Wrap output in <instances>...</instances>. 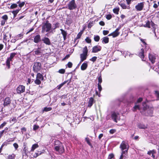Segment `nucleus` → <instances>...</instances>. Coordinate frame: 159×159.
Segmentation results:
<instances>
[{"mask_svg": "<svg viewBox=\"0 0 159 159\" xmlns=\"http://www.w3.org/2000/svg\"><path fill=\"white\" fill-rule=\"evenodd\" d=\"M97 57L94 56L92 57L89 59L90 61H92L93 62H95L97 60Z\"/></svg>", "mask_w": 159, "mask_h": 159, "instance_id": "nucleus-45", "label": "nucleus"}, {"mask_svg": "<svg viewBox=\"0 0 159 159\" xmlns=\"http://www.w3.org/2000/svg\"><path fill=\"white\" fill-rule=\"evenodd\" d=\"M99 24L101 26H104L105 25L104 22L102 21H100L99 23Z\"/></svg>", "mask_w": 159, "mask_h": 159, "instance_id": "nucleus-64", "label": "nucleus"}, {"mask_svg": "<svg viewBox=\"0 0 159 159\" xmlns=\"http://www.w3.org/2000/svg\"><path fill=\"white\" fill-rule=\"evenodd\" d=\"M156 152L155 150H150L148 152L147 154L149 155H152V157L153 159L155 158V154L156 153Z\"/></svg>", "mask_w": 159, "mask_h": 159, "instance_id": "nucleus-16", "label": "nucleus"}, {"mask_svg": "<svg viewBox=\"0 0 159 159\" xmlns=\"http://www.w3.org/2000/svg\"><path fill=\"white\" fill-rule=\"evenodd\" d=\"M120 28L121 26H120L118 27L114 31L112 32L113 37L115 38L116 37L119 35L120 33L119 31L120 30Z\"/></svg>", "mask_w": 159, "mask_h": 159, "instance_id": "nucleus-10", "label": "nucleus"}, {"mask_svg": "<svg viewBox=\"0 0 159 159\" xmlns=\"http://www.w3.org/2000/svg\"><path fill=\"white\" fill-rule=\"evenodd\" d=\"M8 144L7 143V142L6 141L4 142L2 144L1 147V148L2 149L5 146H7V144Z\"/></svg>", "mask_w": 159, "mask_h": 159, "instance_id": "nucleus-52", "label": "nucleus"}, {"mask_svg": "<svg viewBox=\"0 0 159 159\" xmlns=\"http://www.w3.org/2000/svg\"><path fill=\"white\" fill-rule=\"evenodd\" d=\"M129 145L128 143L124 141L122 142L120 147L122 151H126L127 152H126V155L128 153V151L129 148Z\"/></svg>", "mask_w": 159, "mask_h": 159, "instance_id": "nucleus-5", "label": "nucleus"}, {"mask_svg": "<svg viewBox=\"0 0 159 159\" xmlns=\"http://www.w3.org/2000/svg\"><path fill=\"white\" fill-rule=\"evenodd\" d=\"M54 150L59 154L63 153L65 151L62 143L58 140L54 141Z\"/></svg>", "mask_w": 159, "mask_h": 159, "instance_id": "nucleus-1", "label": "nucleus"}, {"mask_svg": "<svg viewBox=\"0 0 159 159\" xmlns=\"http://www.w3.org/2000/svg\"><path fill=\"white\" fill-rule=\"evenodd\" d=\"M21 132H22V134H23V131L25 132L26 130V129L24 127L22 128L21 129Z\"/></svg>", "mask_w": 159, "mask_h": 159, "instance_id": "nucleus-63", "label": "nucleus"}, {"mask_svg": "<svg viewBox=\"0 0 159 159\" xmlns=\"http://www.w3.org/2000/svg\"><path fill=\"white\" fill-rule=\"evenodd\" d=\"M139 55L141 58L143 59L144 58V50L143 48L141 49L140 52L139 53Z\"/></svg>", "mask_w": 159, "mask_h": 159, "instance_id": "nucleus-25", "label": "nucleus"}, {"mask_svg": "<svg viewBox=\"0 0 159 159\" xmlns=\"http://www.w3.org/2000/svg\"><path fill=\"white\" fill-rule=\"evenodd\" d=\"M10 98L9 97L6 98L4 100L3 106L4 107L7 106L11 103Z\"/></svg>", "mask_w": 159, "mask_h": 159, "instance_id": "nucleus-11", "label": "nucleus"}, {"mask_svg": "<svg viewBox=\"0 0 159 159\" xmlns=\"http://www.w3.org/2000/svg\"><path fill=\"white\" fill-rule=\"evenodd\" d=\"M144 27H148V28H150V22L149 20H148L146 23L145 25H143Z\"/></svg>", "mask_w": 159, "mask_h": 159, "instance_id": "nucleus-33", "label": "nucleus"}, {"mask_svg": "<svg viewBox=\"0 0 159 159\" xmlns=\"http://www.w3.org/2000/svg\"><path fill=\"white\" fill-rule=\"evenodd\" d=\"M144 2H142L138 3L135 6V8L137 11H141L143 10L144 7Z\"/></svg>", "mask_w": 159, "mask_h": 159, "instance_id": "nucleus-8", "label": "nucleus"}, {"mask_svg": "<svg viewBox=\"0 0 159 159\" xmlns=\"http://www.w3.org/2000/svg\"><path fill=\"white\" fill-rule=\"evenodd\" d=\"M2 18L4 20L7 21L8 19V16L7 15H5L2 17Z\"/></svg>", "mask_w": 159, "mask_h": 159, "instance_id": "nucleus-53", "label": "nucleus"}, {"mask_svg": "<svg viewBox=\"0 0 159 159\" xmlns=\"http://www.w3.org/2000/svg\"><path fill=\"white\" fill-rule=\"evenodd\" d=\"M77 7L75 0H72L67 4L66 8L70 10L75 9Z\"/></svg>", "mask_w": 159, "mask_h": 159, "instance_id": "nucleus-6", "label": "nucleus"}, {"mask_svg": "<svg viewBox=\"0 0 159 159\" xmlns=\"http://www.w3.org/2000/svg\"><path fill=\"white\" fill-rule=\"evenodd\" d=\"M6 124H7V122H4L0 126V129L2 128L4 126H5L6 125Z\"/></svg>", "mask_w": 159, "mask_h": 159, "instance_id": "nucleus-60", "label": "nucleus"}, {"mask_svg": "<svg viewBox=\"0 0 159 159\" xmlns=\"http://www.w3.org/2000/svg\"><path fill=\"white\" fill-rule=\"evenodd\" d=\"M85 140L87 142V143L91 147V148L93 147L92 145L91 144L90 141L89 139V138L88 137L86 138Z\"/></svg>", "mask_w": 159, "mask_h": 159, "instance_id": "nucleus-31", "label": "nucleus"}, {"mask_svg": "<svg viewBox=\"0 0 159 159\" xmlns=\"http://www.w3.org/2000/svg\"><path fill=\"white\" fill-rule=\"evenodd\" d=\"M98 86L99 91L100 92L102 90V87H101V84H98Z\"/></svg>", "mask_w": 159, "mask_h": 159, "instance_id": "nucleus-54", "label": "nucleus"}, {"mask_svg": "<svg viewBox=\"0 0 159 159\" xmlns=\"http://www.w3.org/2000/svg\"><path fill=\"white\" fill-rule=\"evenodd\" d=\"M17 4L16 3H13L10 6V8L11 9H14V8H16L17 7Z\"/></svg>", "mask_w": 159, "mask_h": 159, "instance_id": "nucleus-44", "label": "nucleus"}, {"mask_svg": "<svg viewBox=\"0 0 159 159\" xmlns=\"http://www.w3.org/2000/svg\"><path fill=\"white\" fill-rule=\"evenodd\" d=\"M12 61V60H11L8 57L7 58L6 63V66H7L8 69H10V62Z\"/></svg>", "mask_w": 159, "mask_h": 159, "instance_id": "nucleus-20", "label": "nucleus"}, {"mask_svg": "<svg viewBox=\"0 0 159 159\" xmlns=\"http://www.w3.org/2000/svg\"><path fill=\"white\" fill-rule=\"evenodd\" d=\"M72 63L70 62H68L67 64V65L68 67L69 68H71L72 67Z\"/></svg>", "mask_w": 159, "mask_h": 159, "instance_id": "nucleus-56", "label": "nucleus"}, {"mask_svg": "<svg viewBox=\"0 0 159 159\" xmlns=\"http://www.w3.org/2000/svg\"><path fill=\"white\" fill-rule=\"evenodd\" d=\"M35 55H39L41 53L40 48H38L35 49L34 52Z\"/></svg>", "mask_w": 159, "mask_h": 159, "instance_id": "nucleus-21", "label": "nucleus"}, {"mask_svg": "<svg viewBox=\"0 0 159 159\" xmlns=\"http://www.w3.org/2000/svg\"><path fill=\"white\" fill-rule=\"evenodd\" d=\"M36 78L39 80H43V75L40 73H37L36 76Z\"/></svg>", "mask_w": 159, "mask_h": 159, "instance_id": "nucleus-27", "label": "nucleus"}, {"mask_svg": "<svg viewBox=\"0 0 159 159\" xmlns=\"http://www.w3.org/2000/svg\"><path fill=\"white\" fill-rule=\"evenodd\" d=\"M88 50L87 46H85L83 49L82 54L88 55Z\"/></svg>", "mask_w": 159, "mask_h": 159, "instance_id": "nucleus-28", "label": "nucleus"}, {"mask_svg": "<svg viewBox=\"0 0 159 159\" xmlns=\"http://www.w3.org/2000/svg\"><path fill=\"white\" fill-rule=\"evenodd\" d=\"M65 70L64 69H61L59 70L58 72L61 74H64L65 72Z\"/></svg>", "mask_w": 159, "mask_h": 159, "instance_id": "nucleus-57", "label": "nucleus"}, {"mask_svg": "<svg viewBox=\"0 0 159 159\" xmlns=\"http://www.w3.org/2000/svg\"><path fill=\"white\" fill-rule=\"evenodd\" d=\"M39 128V126L35 125L33 126V129L35 131Z\"/></svg>", "mask_w": 159, "mask_h": 159, "instance_id": "nucleus-49", "label": "nucleus"}, {"mask_svg": "<svg viewBox=\"0 0 159 159\" xmlns=\"http://www.w3.org/2000/svg\"><path fill=\"white\" fill-rule=\"evenodd\" d=\"M25 87L23 85H19L16 88V93L18 94H21L25 92Z\"/></svg>", "mask_w": 159, "mask_h": 159, "instance_id": "nucleus-7", "label": "nucleus"}, {"mask_svg": "<svg viewBox=\"0 0 159 159\" xmlns=\"http://www.w3.org/2000/svg\"><path fill=\"white\" fill-rule=\"evenodd\" d=\"M94 102V100L93 98L91 97L89 99L88 102V107H91L92 106L93 103Z\"/></svg>", "mask_w": 159, "mask_h": 159, "instance_id": "nucleus-19", "label": "nucleus"}, {"mask_svg": "<svg viewBox=\"0 0 159 159\" xmlns=\"http://www.w3.org/2000/svg\"><path fill=\"white\" fill-rule=\"evenodd\" d=\"M126 151H122L121 155L120 157V158L119 159H123V155L125 154H126Z\"/></svg>", "mask_w": 159, "mask_h": 159, "instance_id": "nucleus-42", "label": "nucleus"}, {"mask_svg": "<svg viewBox=\"0 0 159 159\" xmlns=\"http://www.w3.org/2000/svg\"><path fill=\"white\" fill-rule=\"evenodd\" d=\"M39 147V146L37 144H34L32 146L31 151H33L36 148H38Z\"/></svg>", "mask_w": 159, "mask_h": 159, "instance_id": "nucleus-30", "label": "nucleus"}, {"mask_svg": "<svg viewBox=\"0 0 159 159\" xmlns=\"http://www.w3.org/2000/svg\"><path fill=\"white\" fill-rule=\"evenodd\" d=\"M43 153V152H36L34 155V157H36L39 156L41 155Z\"/></svg>", "mask_w": 159, "mask_h": 159, "instance_id": "nucleus-41", "label": "nucleus"}, {"mask_svg": "<svg viewBox=\"0 0 159 159\" xmlns=\"http://www.w3.org/2000/svg\"><path fill=\"white\" fill-rule=\"evenodd\" d=\"M52 108L51 107H45L44 108L43 110V111H51L52 110Z\"/></svg>", "mask_w": 159, "mask_h": 159, "instance_id": "nucleus-40", "label": "nucleus"}, {"mask_svg": "<svg viewBox=\"0 0 159 159\" xmlns=\"http://www.w3.org/2000/svg\"><path fill=\"white\" fill-rule=\"evenodd\" d=\"M118 113L116 112H113L111 115V117L112 119L116 122H117V119Z\"/></svg>", "mask_w": 159, "mask_h": 159, "instance_id": "nucleus-14", "label": "nucleus"}, {"mask_svg": "<svg viewBox=\"0 0 159 159\" xmlns=\"http://www.w3.org/2000/svg\"><path fill=\"white\" fill-rule=\"evenodd\" d=\"M19 11L20 10H16L14 11H12V13L13 14L14 17L16 16Z\"/></svg>", "mask_w": 159, "mask_h": 159, "instance_id": "nucleus-39", "label": "nucleus"}, {"mask_svg": "<svg viewBox=\"0 0 159 159\" xmlns=\"http://www.w3.org/2000/svg\"><path fill=\"white\" fill-rule=\"evenodd\" d=\"M16 54V53H11L10 54V56L8 58L12 60V59Z\"/></svg>", "mask_w": 159, "mask_h": 159, "instance_id": "nucleus-37", "label": "nucleus"}, {"mask_svg": "<svg viewBox=\"0 0 159 159\" xmlns=\"http://www.w3.org/2000/svg\"><path fill=\"white\" fill-rule=\"evenodd\" d=\"M102 82V78L101 76H99L98 78V83L100 84H101V83Z\"/></svg>", "mask_w": 159, "mask_h": 159, "instance_id": "nucleus-51", "label": "nucleus"}, {"mask_svg": "<svg viewBox=\"0 0 159 159\" xmlns=\"http://www.w3.org/2000/svg\"><path fill=\"white\" fill-rule=\"evenodd\" d=\"M88 55L85 54H81L80 55V59L81 61H83L84 60L86 59Z\"/></svg>", "mask_w": 159, "mask_h": 159, "instance_id": "nucleus-23", "label": "nucleus"}, {"mask_svg": "<svg viewBox=\"0 0 159 159\" xmlns=\"http://www.w3.org/2000/svg\"><path fill=\"white\" fill-rule=\"evenodd\" d=\"M42 41L47 45H50L51 44V42L50 39L46 37H44L42 39Z\"/></svg>", "mask_w": 159, "mask_h": 159, "instance_id": "nucleus-12", "label": "nucleus"}, {"mask_svg": "<svg viewBox=\"0 0 159 159\" xmlns=\"http://www.w3.org/2000/svg\"><path fill=\"white\" fill-rule=\"evenodd\" d=\"M100 37L98 35H94V39L95 41L98 42L100 40Z\"/></svg>", "mask_w": 159, "mask_h": 159, "instance_id": "nucleus-38", "label": "nucleus"}, {"mask_svg": "<svg viewBox=\"0 0 159 159\" xmlns=\"http://www.w3.org/2000/svg\"><path fill=\"white\" fill-rule=\"evenodd\" d=\"M8 34H9L8 33H6L5 34H4L3 38V39L4 40H5L6 41L7 39H9V38H7V37L8 36Z\"/></svg>", "mask_w": 159, "mask_h": 159, "instance_id": "nucleus-36", "label": "nucleus"}, {"mask_svg": "<svg viewBox=\"0 0 159 159\" xmlns=\"http://www.w3.org/2000/svg\"><path fill=\"white\" fill-rule=\"evenodd\" d=\"M52 27L51 24L49 23L48 21H46V22L43 24L42 27V33H43L45 31L46 32L49 31Z\"/></svg>", "mask_w": 159, "mask_h": 159, "instance_id": "nucleus-3", "label": "nucleus"}, {"mask_svg": "<svg viewBox=\"0 0 159 159\" xmlns=\"http://www.w3.org/2000/svg\"><path fill=\"white\" fill-rule=\"evenodd\" d=\"M13 145L16 150H17L18 148V145L16 143H15L13 144Z\"/></svg>", "mask_w": 159, "mask_h": 159, "instance_id": "nucleus-58", "label": "nucleus"}, {"mask_svg": "<svg viewBox=\"0 0 159 159\" xmlns=\"http://www.w3.org/2000/svg\"><path fill=\"white\" fill-rule=\"evenodd\" d=\"M142 101V98H139L137 101V103L135 104V105L133 107V111H135L137 109L140 110L143 109V110H146L148 107V106L146 104L145 102H143L142 107H141L139 105L137 104V103L141 102Z\"/></svg>", "mask_w": 159, "mask_h": 159, "instance_id": "nucleus-2", "label": "nucleus"}, {"mask_svg": "<svg viewBox=\"0 0 159 159\" xmlns=\"http://www.w3.org/2000/svg\"><path fill=\"white\" fill-rule=\"evenodd\" d=\"M42 69V65L41 63L36 62L34 63L33 70L34 72L37 73Z\"/></svg>", "mask_w": 159, "mask_h": 159, "instance_id": "nucleus-4", "label": "nucleus"}, {"mask_svg": "<svg viewBox=\"0 0 159 159\" xmlns=\"http://www.w3.org/2000/svg\"><path fill=\"white\" fill-rule=\"evenodd\" d=\"M149 58L150 61L151 62L152 64L154 63L155 62L156 58L154 55L149 54Z\"/></svg>", "mask_w": 159, "mask_h": 159, "instance_id": "nucleus-17", "label": "nucleus"}, {"mask_svg": "<svg viewBox=\"0 0 159 159\" xmlns=\"http://www.w3.org/2000/svg\"><path fill=\"white\" fill-rule=\"evenodd\" d=\"M34 82L35 84L39 85L41 84V81L40 80L37 79Z\"/></svg>", "mask_w": 159, "mask_h": 159, "instance_id": "nucleus-43", "label": "nucleus"}, {"mask_svg": "<svg viewBox=\"0 0 159 159\" xmlns=\"http://www.w3.org/2000/svg\"><path fill=\"white\" fill-rule=\"evenodd\" d=\"M150 25H151L153 28V32L155 34V35H156V33L155 32V24L153 23L152 21L150 22Z\"/></svg>", "mask_w": 159, "mask_h": 159, "instance_id": "nucleus-29", "label": "nucleus"}, {"mask_svg": "<svg viewBox=\"0 0 159 159\" xmlns=\"http://www.w3.org/2000/svg\"><path fill=\"white\" fill-rule=\"evenodd\" d=\"M102 42L104 43H108L109 42V38L107 37H105L102 38Z\"/></svg>", "mask_w": 159, "mask_h": 159, "instance_id": "nucleus-24", "label": "nucleus"}, {"mask_svg": "<svg viewBox=\"0 0 159 159\" xmlns=\"http://www.w3.org/2000/svg\"><path fill=\"white\" fill-rule=\"evenodd\" d=\"M109 32L108 30H104L103 31V34L104 35H105L107 34H108Z\"/></svg>", "mask_w": 159, "mask_h": 159, "instance_id": "nucleus-61", "label": "nucleus"}, {"mask_svg": "<svg viewBox=\"0 0 159 159\" xmlns=\"http://www.w3.org/2000/svg\"><path fill=\"white\" fill-rule=\"evenodd\" d=\"M88 66V64L87 62L83 63L81 66V69L82 70H85Z\"/></svg>", "mask_w": 159, "mask_h": 159, "instance_id": "nucleus-22", "label": "nucleus"}, {"mask_svg": "<svg viewBox=\"0 0 159 159\" xmlns=\"http://www.w3.org/2000/svg\"><path fill=\"white\" fill-rule=\"evenodd\" d=\"M154 94L157 98V100H159V91H155Z\"/></svg>", "mask_w": 159, "mask_h": 159, "instance_id": "nucleus-35", "label": "nucleus"}, {"mask_svg": "<svg viewBox=\"0 0 159 159\" xmlns=\"http://www.w3.org/2000/svg\"><path fill=\"white\" fill-rule=\"evenodd\" d=\"M102 49V47L99 45H96L93 47L92 48V52L97 53L100 51Z\"/></svg>", "mask_w": 159, "mask_h": 159, "instance_id": "nucleus-9", "label": "nucleus"}, {"mask_svg": "<svg viewBox=\"0 0 159 159\" xmlns=\"http://www.w3.org/2000/svg\"><path fill=\"white\" fill-rule=\"evenodd\" d=\"M25 4V2H22L21 3L19 4V7H21L24 6Z\"/></svg>", "mask_w": 159, "mask_h": 159, "instance_id": "nucleus-62", "label": "nucleus"}, {"mask_svg": "<svg viewBox=\"0 0 159 159\" xmlns=\"http://www.w3.org/2000/svg\"><path fill=\"white\" fill-rule=\"evenodd\" d=\"M138 127L139 129H145L147 128V126L142 124H139L138 125Z\"/></svg>", "mask_w": 159, "mask_h": 159, "instance_id": "nucleus-26", "label": "nucleus"}, {"mask_svg": "<svg viewBox=\"0 0 159 159\" xmlns=\"http://www.w3.org/2000/svg\"><path fill=\"white\" fill-rule=\"evenodd\" d=\"M17 121V119L16 117H14L10 121V123H11L12 122H13L14 123H15Z\"/></svg>", "mask_w": 159, "mask_h": 159, "instance_id": "nucleus-46", "label": "nucleus"}, {"mask_svg": "<svg viewBox=\"0 0 159 159\" xmlns=\"http://www.w3.org/2000/svg\"><path fill=\"white\" fill-rule=\"evenodd\" d=\"M60 30L61 31V34H62L64 39V40L66 39V36L67 35V33L66 31L62 29H61Z\"/></svg>", "mask_w": 159, "mask_h": 159, "instance_id": "nucleus-18", "label": "nucleus"}, {"mask_svg": "<svg viewBox=\"0 0 159 159\" xmlns=\"http://www.w3.org/2000/svg\"><path fill=\"white\" fill-rule=\"evenodd\" d=\"M112 18V16L111 14H108L106 15V18L108 20H110Z\"/></svg>", "mask_w": 159, "mask_h": 159, "instance_id": "nucleus-55", "label": "nucleus"}, {"mask_svg": "<svg viewBox=\"0 0 159 159\" xmlns=\"http://www.w3.org/2000/svg\"><path fill=\"white\" fill-rule=\"evenodd\" d=\"M113 12L115 13V14L117 15L119 13V7L118 8H114L113 10Z\"/></svg>", "mask_w": 159, "mask_h": 159, "instance_id": "nucleus-32", "label": "nucleus"}, {"mask_svg": "<svg viewBox=\"0 0 159 159\" xmlns=\"http://www.w3.org/2000/svg\"><path fill=\"white\" fill-rule=\"evenodd\" d=\"M41 40L40 36L39 34H38L34 36V41L36 43H38L41 41Z\"/></svg>", "mask_w": 159, "mask_h": 159, "instance_id": "nucleus-13", "label": "nucleus"}, {"mask_svg": "<svg viewBox=\"0 0 159 159\" xmlns=\"http://www.w3.org/2000/svg\"><path fill=\"white\" fill-rule=\"evenodd\" d=\"M114 155L113 153H111L109 154L108 159H112L114 157Z\"/></svg>", "mask_w": 159, "mask_h": 159, "instance_id": "nucleus-50", "label": "nucleus"}, {"mask_svg": "<svg viewBox=\"0 0 159 159\" xmlns=\"http://www.w3.org/2000/svg\"><path fill=\"white\" fill-rule=\"evenodd\" d=\"M82 34V32H81V31L78 34H77V36L76 39H79L80 38Z\"/></svg>", "mask_w": 159, "mask_h": 159, "instance_id": "nucleus-48", "label": "nucleus"}, {"mask_svg": "<svg viewBox=\"0 0 159 159\" xmlns=\"http://www.w3.org/2000/svg\"><path fill=\"white\" fill-rule=\"evenodd\" d=\"M85 41L88 43H91V40L89 37H87L85 39Z\"/></svg>", "mask_w": 159, "mask_h": 159, "instance_id": "nucleus-47", "label": "nucleus"}, {"mask_svg": "<svg viewBox=\"0 0 159 159\" xmlns=\"http://www.w3.org/2000/svg\"><path fill=\"white\" fill-rule=\"evenodd\" d=\"M15 157V155L14 154L9 155L7 157L8 159H14Z\"/></svg>", "mask_w": 159, "mask_h": 159, "instance_id": "nucleus-34", "label": "nucleus"}, {"mask_svg": "<svg viewBox=\"0 0 159 159\" xmlns=\"http://www.w3.org/2000/svg\"><path fill=\"white\" fill-rule=\"evenodd\" d=\"M116 131V130L115 129H111L110 131L109 132L111 134H112L114 133Z\"/></svg>", "mask_w": 159, "mask_h": 159, "instance_id": "nucleus-59", "label": "nucleus"}, {"mask_svg": "<svg viewBox=\"0 0 159 159\" xmlns=\"http://www.w3.org/2000/svg\"><path fill=\"white\" fill-rule=\"evenodd\" d=\"M121 7L123 9H129L130 7L129 5H126V4L124 3L120 2L119 3Z\"/></svg>", "mask_w": 159, "mask_h": 159, "instance_id": "nucleus-15", "label": "nucleus"}]
</instances>
